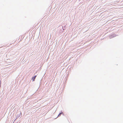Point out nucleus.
I'll use <instances>...</instances> for the list:
<instances>
[{
	"instance_id": "nucleus-1",
	"label": "nucleus",
	"mask_w": 123,
	"mask_h": 123,
	"mask_svg": "<svg viewBox=\"0 0 123 123\" xmlns=\"http://www.w3.org/2000/svg\"><path fill=\"white\" fill-rule=\"evenodd\" d=\"M117 36V35L115 34L114 33L111 35H110L109 36V37L110 39H111L116 36Z\"/></svg>"
},
{
	"instance_id": "nucleus-6",
	"label": "nucleus",
	"mask_w": 123,
	"mask_h": 123,
	"mask_svg": "<svg viewBox=\"0 0 123 123\" xmlns=\"http://www.w3.org/2000/svg\"><path fill=\"white\" fill-rule=\"evenodd\" d=\"M1 81L0 80V87H1Z\"/></svg>"
},
{
	"instance_id": "nucleus-2",
	"label": "nucleus",
	"mask_w": 123,
	"mask_h": 123,
	"mask_svg": "<svg viewBox=\"0 0 123 123\" xmlns=\"http://www.w3.org/2000/svg\"><path fill=\"white\" fill-rule=\"evenodd\" d=\"M21 115H22V113L21 112H20V113H19L18 114V113H17V115L16 116V119H15L14 120V121H15V120L17 119H18V118H19V117L20 116H21Z\"/></svg>"
},
{
	"instance_id": "nucleus-8",
	"label": "nucleus",
	"mask_w": 123,
	"mask_h": 123,
	"mask_svg": "<svg viewBox=\"0 0 123 123\" xmlns=\"http://www.w3.org/2000/svg\"><path fill=\"white\" fill-rule=\"evenodd\" d=\"M62 114L63 115H64V113H63V112H62Z\"/></svg>"
},
{
	"instance_id": "nucleus-3",
	"label": "nucleus",
	"mask_w": 123,
	"mask_h": 123,
	"mask_svg": "<svg viewBox=\"0 0 123 123\" xmlns=\"http://www.w3.org/2000/svg\"><path fill=\"white\" fill-rule=\"evenodd\" d=\"M37 76L36 75H35L33 76L31 78V79L32 80V81H35V79Z\"/></svg>"
},
{
	"instance_id": "nucleus-7",
	"label": "nucleus",
	"mask_w": 123,
	"mask_h": 123,
	"mask_svg": "<svg viewBox=\"0 0 123 123\" xmlns=\"http://www.w3.org/2000/svg\"><path fill=\"white\" fill-rule=\"evenodd\" d=\"M62 29H61V30H60V32H63V31H62Z\"/></svg>"
},
{
	"instance_id": "nucleus-5",
	"label": "nucleus",
	"mask_w": 123,
	"mask_h": 123,
	"mask_svg": "<svg viewBox=\"0 0 123 123\" xmlns=\"http://www.w3.org/2000/svg\"><path fill=\"white\" fill-rule=\"evenodd\" d=\"M62 111H61V112L59 113V114L58 115L57 117H60L62 114Z\"/></svg>"
},
{
	"instance_id": "nucleus-4",
	"label": "nucleus",
	"mask_w": 123,
	"mask_h": 123,
	"mask_svg": "<svg viewBox=\"0 0 123 123\" xmlns=\"http://www.w3.org/2000/svg\"><path fill=\"white\" fill-rule=\"evenodd\" d=\"M66 27L65 26L64 27L62 26V28L63 30H65L66 28Z\"/></svg>"
},
{
	"instance_id": "nucleus-9",
	"label": "nucleus",
	"mask_w": 123,
	"mask_h": 123,
	"mask_svg": "<svg viewBox=\"0 0 123 123\" xmlns=\"http://www.w3.org/2000/svg\"><path fill=\"white\" fill-rule=\"evenodd\" d=\"M13 107V106H12V108H11V109H13V108H14V107L13 108V107Z\"/></svg>"
}]
</instances>
